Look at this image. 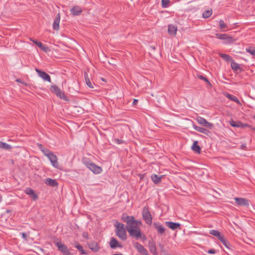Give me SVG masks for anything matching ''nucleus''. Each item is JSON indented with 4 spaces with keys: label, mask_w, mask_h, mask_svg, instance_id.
Here are the masks:
<instances>
[{
    "label": "nucleus",
    "mask_w": 255,
    "mask_h": 255,
    "mask_svg": "<svg viewBox=\"0 0 255 255\" xmlns=\"http://www.w3.org/2000/svg\"><path fill=\"white\" fill-rule=\"evenodd\" d=\"M123 221L127 224V226L126 227L127 231L139 227L141 225V222L139 221L135 220L133 216H127L125 219H123Z\"/></svg>",
    "instance_id": "nucleus-1"
},
{
    "label": "nucleus",
    "mask_w": 255,
    "mask_h": 255,
    "mask_svg": "<svg viewBox=\"0 0 255 255\" xmlns=\"http://www.w3.org/2000/svg\"><path fill=\"white\" fill-rule=\"evenodd\" d=\"M43 153L48 158L53 167L56 168H59L57 157L53 152H51L49 149H45L43 150Z\"/></svg>",
    "instance_id": "nucleus-2"
},
{
    "label": "nucleus",
    "mask_w": 255,
    "mask_h": 255,
    "mask_svg": "<svg viewBox=\"0 0 255 255\" xmlns=\"http://www.w3.org/2000/svg\"><path fill=\"white\" fill-rule=\"evenodd\" d=\"M116 228V235L122 240H126L127 239V234L124 228V224L118 222L115 224Z\"/></svg>",
    "instance_id": "nucleus-3"
},
{
    "label": "nucleus",
    "mask_w": 255,
    "mask_h": 255,
    "mask_svg": "<svg viewBox=\"0 0 255 255\" xmlns=\"http://www.w3.org/2000/svg\"><path fill=\"white\" fill-rule=\"evenodd\" d=\"M142 218L145 223L150 225L152 223V217L147 207L144 206L142 209Z\"/></svg>",
    "instance_id": "nucleus-4"
},
{
    "label": "nucleus",
    "mask_w": 255,
    "mask_h": 255,
    "mask_svg": "<svg viewBox=\"0 0 255 255\" xmlns=\"http://www.w3.org/2000/svg\"><path fill=\"white\" fill-rule=\"evenodd\" d=\"M50 91L54 93L57 97L65 101L67 100V98L65 94L56 85H51Z\"/></svg>",
    "instance_id": "nucleus-5"
},
{
    "label": "nucleus",
    "mask_w": 255,
    "mask_h": 255,
    "mask_svg": "<svg viewBox=\"0 0 255 255\" xmlns=\"http://www.w3.org/2000/svg\"><path fill=\"white\" fill-rule=\"evenodd\" d=\"M128 232L129 233L130 236L135 238L136 239L142 238V237L144 238H145L144 236L141 235V231L139 227L130 229L128 231Z\"/></svg>",
    "instance_id": "nucleus-6"
},
{
    "label": "nucleus",
    "mask_w": 255,
    "mask_h": 255,
    "mask_svg": "<svg viewBox=\"0 0 255 255\" xmlns=\"http://www.w3.org/2000/svg\"><path fill=\"white\" fill-rule=\"evenodd\" d=\"M85 165L90 170H91L95 174H99L102 171V169L101 167L97 166L93 162H85Z\"/></svg>",
    "instance_id": "nucleus-7"
},
{
    "label": "nucleus",
    "mask_w": 255,
    "mask_h": 255,
    "mask_svg": "<svg viewBox=\"0 0 255 255\" xmlns=\"http://www.w3.org/2000/svg\"><path fill=\"white\" fill-rule=\"evenodd\" d=\"M196 120L199 124L209 129H212L214 127L213 124L208 122L206 121V119L201 117H197L196 119Z\"/></svg>",
    "instance_id": "nucleus-8"
},
{
    "label": "nucleus",
    "mask_w": 255,
    "mask_h": 255,
    "mask_svg": "<svg viewBox=\"0 0 255 255\" xmlns=\"http://www.w3.org/2000/svg\"><path fill=\"white\" fill-rule=\"evenodd\" d=\"M216 36L219 39L226 40V43H232L235 41L234 38L226 34L216 33Z\"/></svg>",
    "instance_id": "nucleus-9"
},
{
    "label": "nucleus",
    "mask_w": 255,
    "mask_h": 255,
    "mask_svg": "<svg viewBox=\"0 0 255 255\" xmlns=\"http://www.w3.org/2000/svg\"><path fill=\"white\" fill-rule=\"evenodd\" d=\"M55 245L58 250L64 255H70L71 254L68 248L65 245L62 244L60 242H57L55 243Z\"/></svg>",
    "instance_id": "nucleus-10"
},
{
    "label": "nucleus",
    "mask_w": 255,
    "mask_h": 255,
    "mask_svg": "<svg viewBox=\"0 0 255 255\" xmlns=\"http://www.w3.org/2000/svg\"><path fill=\"white\" fill-rule=\"evenodd\" d=\"M133 246L142 255H148L147 251L138 242H133Z\"/></svg>",
    "instance_id": "nucleus-11"
},
{
    "label": "nucleus",
    "mask_w": 255,
    "mask_h": 255,
    "mask_svg": "<svg viewBox=\"0 0 255 255\" xmlns=\"http://www.w3.org/2000/svg\"><path fill=\"white\" fill-rule=\"evenodd\" d=\"M35 71L38 74V76L42 78L44 81L49 82H51L50 76L46 72L40 70L38 68L35 69Z\"/></svg>",
    "instance_id": "nucleus-12"
},
{
    "label": "nucleus",
    "mask_w": 255,
    "mask_h": 255,
    "mask_svg": "<svg viewBox=\"0 0 255 255\" xmlns=\"http://www.w3.org/2000/svg\"><path fill=\"white\" fill-rule=\"evenodd\" d=\"M235 200L237 205L245 207H248L249 206V201L247 199L243 198H235Z\"/></svg>",
    "instance_id": "nucleus-13"
},
{
    "label": "nucleus",
    "mask_w": 255,
    "mask_h": 255,
    "mask_svg": "<svg viewBox=\"0 0 255 255\" xmlns=\"http://www.w3.org/2000/svg\"><path fill=\"white\" fill-rule=\"evenodd\" d=\"M24 193L29 195L33 200H35L38 198V196L34 191L31 188L27 187L24 190Z\"/></svg>",
    "instance_id": "nucleus-14"
},
{
    "label": "nucleus",
    "mask_w": 255,
    "mask_h": 255,
    "mask_svg": "<svg viewBox=\"0 0 255 255\" xmlns=\"http://www.w3.org/2000/svg\"><path fill=\"white\" fill-rule=\"evenodd\" d=\"M229 123L233 127L245 128L249 127L248 124H243L240 121L236 122L232 120L229 122Z\"/></svg>",
    "instance_id": "nucleus-15"
},
{
    "label": "nucleus",
    "mask_w": 255,
    "mask_h": 255,
    "mask_svg": "<svg viewBox=\"0 0 255 255\" xmlns=\"http://www.w3.org/2000/svg\"><path fill=\"white\" fill-rule=\"evenodd\" d=\"M165 225L172 230L180 229L181 225L178 223H174L172 222H165Z\"/></svg>",
    "instance_id": "nucleus-16"
},
{
    "label": "nucleus",
    "mask_w": 255,
    "mask_h": 255,
    "mask_svg": "<svg viewBox=\"0 0 255 255\" xmlns=\"http://www.w3.org/2000/svg\"><path fill=\"white\" fill-rule=\"evenodd\" d=\"M193 127L194 129H195L196 130L205 135H209L210 134V131L206 128L198 127L195 125H193Z\"/></svg>",
    "instance_id": "nucleus-17"
},
{
    "label": "nucleus",
    "mask_w": 255,
    "mask_h": 255,
    "mask_svg": "<svg viewBox=\"0 0 255 255\" xmlns=\"http://www.w3.org/2000/svg\"><path fill=\"white\" fill-rule=\"evenodd\" d=\"M70 12L74 16L79 15L82 12V9L79 6L76 5L70 9Z\"/></svg>",
    "instance_id": "nucleus-18"
},
{
    "label": "nucleus",
    "mask_w": 255,
    "mask_h": 255,
    "mask_svg": "<svg viewBox=\"0 0 255 255\" xmlns=\"http://www.w3.org/2000/svg\"><path fill=\"white\" fill-rule=\"evenodd\" d=\"M177 31V27L173 24H169L168 26V32L171 36H175Z\"/></svg>",
    "instance_id": "nucleus-19"
},
{
    "label": "nucleus",
    "mask_w": 255,
    "mask_h": 255,
    "mask_svg": "<svg viewBox=\"0 0 255 255\" xmlns=\"http://www.w3.org/2000/svg\"><path fill=\"white\" fill-rule=\"evenodd\" d=\"M110 246L112 249H115L117 247L122 248V245L119 243L117 239L112 238L110 242Z\"/></svg>",
    "instance_id": "nucleus-20"
},
{
    "label": "nucleus",
    "mask_w": 255,
    "mask_h": 255,
    "mask_svg": "<svg viewBox=\"0 0 255 255\" xmlns=\"http://www.w3.org/2000/svg\"><path fill=\"white\" fill-rule=\"evenodd\" d=\"M153 226L156 229L158 234H163L165 233V228L159 224L157 223H154L153 224Z\"/></svg>",
    "instance_id": "nucleus-21"
},
{
    "label": "nucleus",
    "mask_w": 255,
    "mask_h": 255,
    "mask_svg": "<svg viewBox=\"0 0 255 255\" xmlns=\"http://www.w3.org/2000/svg\"><path fill=\"white\" fill-rule=\"evenodd\" d=\"M60 20V13H58L57 14V16H56L55 19H54V22L53 24V28L54 29L57 30L59 29Z\"/></svg>",
    "instance_id": "nucleus-22"
},
{
    "label": "nucleus",
    "mask_w": 255,
    "mask_h": 255,
    "mask_svg": "<svg viewBox=\"0 0 255 255\" xmlns=\"http://www.w3.org/2000/svg\"><path fill=\"white\" fill-rule=\"evenodd\" d=\"M148 247L150 250V252L153 254L154 255H157V253L156 251V248L155 244L154 242H149L148 244Z\"/></svg>",
    "instance_id": "nucleus-23"
},
{
    "label": "nucleus",
    "mask_w": 255,
    "mask_h": 255,
    "mask_svg": "<svg viewBox=\"0 0 255 255\" xmlns=\"http://www.w3.org/2000/svg\"><path fill=\"white\" fill-rule=\"evenodd\" d=\"M89 248L94 252H97L100 247L98 246V243L95 242H92L89 243Z\"/></svg>",
    "instance_id": "nucleus-24"
},
{
    "label": "nucleus",
    "mask_w": 255,
    "mask_h": 255,
    "mask_svg": "<svg viewBox=\"0 0 255 255\" xmlns=\"http://www.w3.org/2000/svg\"><path fill=\"white\" fill-rule=\"evenodd\" d=\"M191 148L192 150L195 152L200 153L201 152V148L200 146L198 145V141L197 140L194 141Z\"/></svg>",
    "instance_id": "nucleus-25"
},
{
    "label": "nucleus",
    "mask_w": 255,
    "mask_h": 255,
    "mask_svg": "<svg viewBox=\"0 0 255 255\" xmlns=\"http://www.w3.org/2000/svg\"><path fill=\"white\" fill-rule=\"evenodd\" d=\"M45 183L49 186H51L53 187L56 186L57 185V181L54 179H52L51 178H47L45 181Z\"/></svg>",
    "instance_id": "nucleus-26"
},
{
    "label": "nucleus",
    "mask_w": 255,
    "mask_h": 255,
    "mask_svg": "<svg viewBox=\"0 0 255 255\" xmlns=\"http://www.w3.org/2000/svg\"><path fill=\"white\" fill-rule=\"evenodd\" d=\"M162 175L160 176H158L156 174L152 175L151 176V179L152 180L153 182L155 184H158L161 182V179L162 177Z\"/></svg>",
    "instance_id": "nucleus-27"
},
{
    "label": "nucleus",
    "mask_w": 255,
    "mask_h": 255,
    "mask_svg": "<svg viewBox=\"0 0 255 255\" xmlns=\"http://www.w3.org/2000/svg\"><path fill=\"white\" fill-rule=\"evenodd\" d=\"M209 233L211 235L216 237L219 240H220V239H221V238H222L223 237L222 235H221L220 234V232L217 230H210Z\"/></svg>",
    "instance_id": "nucleus-28"
},
{
    "label": "nucleus",
    "mask_w": 255,
    "mask_h": 255,
    "mask_svg": "<svg viewBox=\"0 0 255 255\" xmlns=\"http://www.w3.org/2000/svg\"><path fill=\"white\" fill-rule=\"evenodd\" d=\"M75 247L77 248L82 255H87V253L84 250L83 247L78 243H75Z\"/></svg>",
    "instance_id": "nucleus-29"
},
{
    "label": "nucleus",
    "mask_w": 255,
    "mask_h": 255,
    "mask_svg": "<svg viewBox=\"0 0 255 255\" xmlns=\"http://www.w3.org/2000/svg\"><path fill=\"white\" fill-rule=\"evenodd\" d=\"M219 55L221 57L224 59L227 62H231L233 61L232 58L229 55L223 53H219Z\"/></svg>",
    "instance_id": "nucleus-30"
},
{
    "label": "nucleus",
    "mask_w": 255,
    "mask_h": 255,
    "mask_svg": "<svg viewBox=\"0 0 255 255\" xmlns=\"http://www.w3.org/2000/svg\"><path fill=\"white\" fill-rule=\"evenodd\" d=\"M226 97L227 98H228V99H230L231 100L236 102L238 104H239V105L241 104L240 102L239 101L238 99L236 96H234L233 95H230L229 94H227V95H226Z\"/></svg>",
    "instance_id": "nucleus-31"
},
{
    "label": "nucleus",
    "mask_w": 255,
    "mask_h": 255,
    "mask_svg": "<svg viewBox=\"0 0 255 255\" xmlns=\"http://www.w3.org/2000/svg\"><path fill=\"white\" fill-rule=\"evenodd\" d=\"M0 148L4 149H6V150H8V149H10L11 148V146L7 143L3 142L2 141H0Z\"/></svg>",
    "instance_id": "nucleus-32"
},
{
    "label": "nucleus",
    "mask_w": 255,
    "mask_h": 255,
    "mask_svg": "<svg viewBox=\"0 0 255 255\" xmlns=\"http://www.w3.org/2000/svg\"><path fill=\"white\" fill-rule=\"evenodd\" d=\"M85 81H86L87 85L89 88H93V87L92 86V83L91 82V81L90 80V79L88 77V74L86 73H85Z\"/></svg>",
    "instance_id": "nucleus-33"
},
{
    "label": "nucleus",
    "mask_w": 255,
    "mask_h": 255,
    "mask_svg": "<svg viewBox=\"0 0 255 255\" xmlns=\"http://www.w3.org/2000/svg\"><path fill=\"white\" fill-rule=\"evenodd\" d=\"M222 243L227 248H228L229 249L230 248V247L231 246V245L230 244V243L227 241L226 240L224 237H223L222 238H221V239H220V240Z\"/></svg>",
    "instance_id": "nucleus-34"
},
{
    "label": "nucleus",
    "mask_w": 255,
    "mask_h": 255,
    "mask_svg": "<svg viewBox=\"0 0 255 255\" xmlns=\"http://www.w3.org/2000/svg\"><path fill=\"white\" fill-rule=\"evenodd\" d=\"M212 11L211 9L207 10H206L203 12L202 15L204 18H206L209 17L211 16V15L212 14Z\"/></svg>",
    "instance_id": "nucleus-35"
},
{
    "label": "nucleus",
    "mask_w": 255,
    "mask_h": 255,
    "mask_svg": "<svg viewBox=\"0 0 255 255\" xmlns=\"http://www.w3.org/2000/svg\"><path fill=\"white\" fill-rule=\"evenodd\" d=\"M231 67L232 69L235 70H238L240 69L239 64L235 63L233 60L231 61Z\"/></svg>",
    "instance_id": "nucleus-36"
},
{
    "label": "nucleus",
    "mask_w": 255,
    "mask_h": 255,
    "mask_svg": "<svg viewBox=\"0 0 255 255\" xmlns=\"http://www.w3.org/2000/svg\"><path fill=\"white\" fill-rule=\"evenodd\" d=\"M246 51L250 53L253 56H255V47H250L246 49Z\"/></svg>",
    "instance_id": "nucleus-37"
},
{
    "label": "nucleus",
    "mask_w": 255,
    "mask_h": 255,
    "mask_svg": "<svg viewBox=\"0 0 255 255\" xmlns=\"http://www.w3.org/2000/svg\"><path fill=\"white\" fill-rule=\"evenodd\" d=\"M219 27L220 29H224L227 28V25L225 23L223 20H220L219 22Z\"/></svg>",
    "instance_id": "nucleus-38"
},
{
    "label": "nucleus",
    "mask_w": 255,
    "mask_h": 255,
    "mask_svg": "<svg viewBox=\"0 0 255 255\" xmlns=\"http://www.w3.org/2000/svg\"><path fill=\"white\" fill-rule=\"evenodd\" d=\"M169 0H161L162 6L163 7H168Z\"/></svg>",
    "instance_id": "nucleus-39"
},
{
    "label": "nucleus",
    "mask_w": 255,
    "mask_h": 255,
    "mask_svg": "<svg viewBox=\"0 0 255 255\" xmlns=\"http://www.w3.org/2000/svg\"><path fill=\"white\" fill-rule=\"evenodd\" d=\"M30 40L32 41L34 43H35V44H36L39 48L40 47H42V43L40 42V41H38L37 40H35L32 38H30Z\"/></svg>",
    "instance_id": "nucleus-40"
},
{
    "label": "nucleus",
    "mask_w": 255,
    "mask_h": 255,
    "mask_svg": "<svg viewBox=\"0 0 255 255\" xmlns=\"http://www.w3.org/2000/svg\"><path fill=\"white\" fill-rule=\"evenodd\" d=\"M40 48L45 52H47L50 51L49 48L47 46L43 45V44H42V47H40Z\"/></svg>",
    "instance_id": "nucleus-41"
},
{
    "label": "nucleus",
    "mask_w": 255,
    "mask_h": 255,
    "mask_svg": "<svg viewBox=\"0 0 255 255\" xmlns=\"http://www.w3.org/2000/svg\"><path fill=\"white\" fill-rule=\"evenodd\" d=\"M197 77H198L199 79H201V80H204V81H205V82H207V83H209V81L208 80V79H207L206 77H204L203 76H202V75H198V76H197Z\"/></svg>",
    "instance_id": "nucleus-42"
},
{
    "label": "nucleus",
    "mask_w": 255,
    "mask_h": 255,
    "mask_svg": "<svg viewBox=\"0 0 255 255\" xmlns=\"http://www.w3.org/2000/svg\"><path fill=\"white\" fill-rule=\"evenodd\" d=\"M114 141L117 144H122V143H124L125 142V141L124 140H122V139H119L118 138H115Z\"/></svg>",
    "instance_id": "nucleus-43"
},
{
    "label": "nucleus",
    "mask_w": 255,
    "mask_h": 255,
    "mask_svg": "<svg viewBox=\"0 0 255 255\" xmlns=\"http://www.w3.org/2000/svg\"><path fill=\"white\" fill-rule=\"evenodd\" d=\"M21 236L22 237V238L25 240V241H27L28 239H27V235L26 233H22L21 234Z\"/></svg>",
    "instance_id": "nucleus-44"
},
{
    "label": "nucleus",
    "mask_w": 255,
    "mask_h": 255,
    "mask_svg": "<svg viewBox=\"0 0 255 255\" xmlns=\"http://www.w3.org/2000/svg\"><path fill=\"white\" fill-rule=\"evenodd\" d=\"M159 247L160 248L161 252H163V253L165 254L166 253V252H165V250L164 249V246L163 245H162V244H159Z\"/></svg>",
    "instance_id": "nucleus-45"
},
{
    "label": "nucleus",
    "mask_w": 255,
    "mask_h": 255,
    "mask_svg": "<svg viewBox=\"0 0 255 255\" xmlns=\"http://www.w3.org/2000/svg\"><path fill=\"white\" fill-rule=\"evenodd\" d=\"M38 146L40 149L41 151L43 152V150L45 149H48L47 148H45L44 147H43L42 145L41 144H38Z\"/></svg>",
    "instance_id": "nucleus-46"
},
{
    "label": "nucleus",
    "mask_w": 255,
    "mask_h": 255,
    "mask_svg": "<svg viewBox=\"0 0 255 255\" xmlns=\"http://www.w3.org/2000/svg\"><path fill=\"white\" fill-rule=\"evenodd\" d=\"M207 253L210 254H214L216 253V251L214 249H210L207 252Z\"/></svg>",
    "instance_id": "nucleus-47"
},
{
    "label": "nucleus",
    "mask_w": 255,
    "mask_h": 255,
    "mask_svg": "<svg viewBox=\"0 0 255 255\" xmlns=\"http://www.w3.org/2000/svg\"><path fill=\"white\" fill-rule=\"evenodd\" d=\"M138 102V100H136V99H134L133 101V103H132V104L133 105H135Z\"/></svg>",
    "instance_id": "nucleus-48"
},
{
    "label": "nucleus",
    "mask_w": 255,
    "mask_h": 255,
    "mask_svg": "<svg viewBox=\"0 0 255 255\" xmlns=\"http://www.w3.org/2000/svg\"><path fill=\"white\" fill-rule=\"evenodd\" d=\"M113 255H123V254H114Z\"/></svg>",
    "instance_id": "nucleus-49"
},
{
    "label": "nucleus",
    "mask_w": 255,
    "mask_h": 255,
    "mask_svg": "<svg viewBox=\"0 0 255 255\" xmlns=\"http://www.w3.org/2000/svg\"><path fill=\"white\" fill-rule=\"evenodd\" d=\"M164 255H170V254H168L167 253H166H166L164 254Z\"/></svg>",
    "instance_id": "nucleus-50"
},
{
    "label": "nucleus",
    "mask_w": 255,
    "mask_h": 255,
    "mask_svg": "<svg viewBox=\"0 0 255 255\" xmlns=\"http://www.w3.org/2000/svg\"><path fill=\"white\" fill-rule=\"evenodd\" d=\"M1 196L0 195V202L1 201Z\"/></svg>",
    "instance_id": "nucleus-51"
},
{
    "label": "nucleus",
    "mask_w": 255,
    "mask_h": 255,
    "mask_svg": "<svg viewBox=\"0 0 255 255\" xmlns=\"http://www.w3.org/2000/svg\"><path fill=\"white\" fill-rule=\"evenodd\" d=\"M254 117V119H255V116H254V117Z\"/></svg>",
    "instance_id": "nucleus-52"
}]
</instances>
